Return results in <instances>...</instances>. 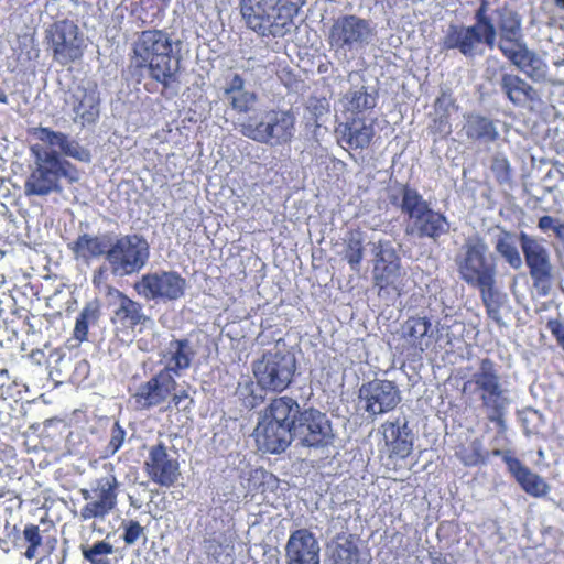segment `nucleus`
<instances>
[{"instance_id":"31","label":"nucleus","mask_w":564,"mask_h":564,"mask_svg":"<svg viewBox=\"0 0 564 564\" xmlns=\"http://www.w3.org/2000/svg\"><path fill=\"white\" fill-rule=\"evenodd\" d=\"M111 239L110 234L94 236L85 232L78 235L76 240L68 243V249L73 252L76 260L89 262L102 256L107 260Z\"/></svg>"},{"instance_id":"64","label":"nucleus","mask_w":564,"mask_h":564,"mask_svg":"<svg viewBox=\"0 0 564 564\" xmlns=\"http://www.w3.org/2000/svg\"><path fill=\"white\" fill-rule=\"evenodd\" d=\"M131 506L137 507V506H135V501H132V500H131Z\"/></svg>"},{"instance_id":"11","label":"nucleus","mask_w":564,"mask_h":564,"mask_svg":"<svg viewBox=\"0 0 564 564\" xmlns=\"http://www.w3.org/2000/svg\"><path fill=\"white\" fill-rule=\"evenodd\" d=\"M296 370L294 354L274 347L252 365L254 378L261 389L272 392L284 391L292 382Z\"/></svg>"},{"instance_id":"53","label":"nucleus","mask_w":564,"mask_h":564,"mask_svg":"<svg viewBox=\"0 0 564 564\" xmlns=\"http://www.w3.org/2000/svg\"><path fill=\"white\" fill-rule=\"evenodd\" d=\"M560 224H561V220L558 218H554L552 216L544 215L539 218L538 228L542 232H547L550 230H552L554 232L556 226H558Z\"/></svg>"},{"instance_id":"20","label":"nucleus","mask_w":564,"mask_h":564,"mask_svg":"<svg viewBox=\"0 0 564 564\" xmlns=\"http://www.w3.org/2000/svg\"><path fill=\"white\" fill-rule=\"evenodd\" d=\"M47 40L53 51V58L65 66L83 56L78 26L70 20H61L51 25Z\"/></svg>"},{"instance_id":"10","label":"nucleus","mask_w":564,"mask_h":564,"mask_svg":"<svg viewBox=\"0 0 564 564\" xmlns=\"http://www.w3.org/2000/svg\"><path fill=\"white\" fill-rule=\"evenodd\" d=\"M104 468L107 471L105 476L94 479L90 488L79 490L82 498L86 501L79 513L83 521L105 520L117 508L120 482L111 463L105 464Z\"/></svg>"},{"instance_id":"60","label":"nucleus","mask_w":564,"mask_h":564,"mask_svg":"<svg viewBox=\"0 0 564 564\" xmlns=\"http://www.w3.org/2000/svg\"><path fill=\"white\" fill-rule=\"evenodd\" d=\"M446 117H447V116H446L445 113H443V115H441V116H440V123H441V124H443V123H444V121L446 120Z\"/></svg>"},{"instance_id":"38","label":"nucleus","mask_w":564,"mask_h":564,"mask_svg":"<svg viewBox=\"0 0 564 564\" xmlns=\"http://www.w3.org/2000/svg\"><path fill=\"white\" fill-rule=\"evenodd\" d=\"M364 254V234L360 230H350L344 239L343 259L347 261L351 271H360Z\"/></svg>"},{"instance_id":"57","label":"nucleus","mask_w":564,"mask_h":564,"mask_svg":"<svg viewBox=\"0 0 564 564\" xmlns=\"http://www.w3.org/2000/svg\"><path fill=\"white\" fill-rule=\"evenodd\" d=\"M88 369V362L86 360H82L77 365V370L86 371Z\"/></svg>"},{"instance_id":"63","label":"nucleus","mask_w":564,"mask_h":564,"mask_svg":"<svg viewBox=\"0 0 564 564\" xmlns=\"http://www.w3.org/2000/svg\"><path fill=\"white\" fill-rule=\"evenodd\" d=\"M539 456H543V452L542 451H539Z\"/></svg>"},{"instance_id":"56","label":"nucleus","mask_w":564,"mask_h":564,"mask_svg":"<svg viewBox=\"0 0 564 564\" xmlns=\"http://www.w3.org/2000/svg\"><path fill=\"white\" fill-rule=\"evenodd\" d=\"M554 235L564 248V223L561 221V224L558 226H556V228L554 230Z\"/></svg>"},{"instance_id":"58","label":"nucleus","mask_w":564,"mask_h":564,"mask_svg":"<svg viewBox=\"0 0 564 564\" xmlns=\"http://www.w3.org/2000/svg\"><path fill=\"white\" fill-rule=\"evenodd\" d=\"M0 104H6V105L8 104V96L4 93V90H2L1 88H0Z\"/></svg>"},{"instance_id":"13","label":"nucleus","mask_w":564,"mask_h":564,"mask_svg":"<svg viewBox=\"0 0 564 564\" xmlns=\"http://www.w3.org/2000/svg\"><path fill=\"white\" fill-rule=\"evenodd\" d=\"M518 241L529 269L533 286L542 296L550 294L553 281V265L551 254L543 239L520 231Z\"/></svg>"},{"instance_id":"1","label":"nucleus","mask_w":564,"mask_h":564,"mask_svg":"<svg viewBox=\"0 0 564 564\" xmlns=\"http://www.w3.org/2000/svg\"><path fill=\"white\" fill-rule=\"evenodd\" d=\"M260 448L283 453L294 440L304 447H325L334 440L329 419L314 408L302 409L295 399L274 398L262 412L256 427Z\"/></svg>"},{"instance_id":"7","label":"nucleus","mask_w":564,"mask_h":564,"mask_svg":"<svg viewBox=\"0 0 564 564\" xmlns=\"http://www.w3.org/2000/svg\"><path fill=\"white\" fill-rule=\"evenodd\" d=\"M459 278L469 286L479 289L496 284L497 260L480 236L468 237L455 257Z\"/></svg>"},{"instance_id":"37","label":"nucleus","mask_w":564,"mask_h":564,"mask_svg":"<svg viewBox=\"0 0 564 564\" xmlns=\"http://www.w3.org/2000/svg\"><path fill=\"white\" fill-rule=\"evenodd\" d=\"M518 236L516 234L501 229L495 240L496 252L514 270L523 265V260L517 247Z\"/></svg>"},{"instance_id":"54","label":"nucleus","mask_w":564,"mask_h":564,"mask_svg":"<svg viewBox=\"0 0 564 564\" xmlns=\"http://www.w3.org/2000/svg\"><path fill=\"white\" fill-rule=\"evenodd\" d=\"M452 105L451 98L446 96L438 97L435 101L436 111L444 110L446 112Z\"/></svg>"},{"instance_id":"40","label":"nucleus","mask_w":564,"mask_h":564,"mask_svg":"<svg viewBox=\"0 0 564 564\" xmlns=\"http://www.w3.org/2000/svg\"><path fill=\"white\" fill-rule=\"evenodd\" d=\"M263 390L258 386V381L253 382L251 378L245 377L238 382L236 395L246 409L252 410L263 402Z\"/></svg>"},{"instance_id":"43","label":"nucleus","mask_w":564,"mask_h":564,"mask_svg":"<svg viewBox=\"0 0 564 564\" xmlns=\"http://www.w3.org/2000/svg\"><path fill=\"white\" fill-rule=\"evenodd\" d=\"M456 455L468 467L485 463L482 442L478 438L471 441L467 446L460 447Z\"/></svg>"},{"instance_id":"17","label":"nucleus","mask_w":564,"mask_h":564,"mask_svg":"<svg viewBox=\"0 0 564 564\" xmlns=\"http://www.w3.org/2000/svg\"><path fill=\"white\" fill-rule=\"evenodd\" d=\"M358 400L360 409L375 419L393 411L401 403L402 394L395 382L373 379L360 386Z\"/></svg>"},{"instance_id":"35","label":"nucleus","mask_w":564,"mask_h":564,"mask_svg":"<svg viewBox=\"0 0 564 564\" xmlns=\"http://www.w3.org/2000/svg\"><path fill=\"white\" fill-rule=\"evenodd\" d=\"M373 137V121L367 123L362 119L354 118L345 123L341 141L352 150H364L370 145Z\"/></svg>"},{"instance_id":"50","label":"nucleus","mask_w":564,"mask_h":564,"mask_svg":"<svg viewBox=\"0 0 564 564\" xmlns=\"http://www.w3.org/2000/svg\"><path fill=\"white\" fill-rule=\"evenodd\" d=\"M205 544L208 555L217 562L220 561L224 553L230 547L229 544H224L216 538L206 540Z\"/></svg>"},{"instance_id":"48","label":"nucleus","mask_w":564,"mask_h":564,"mask_svg":"<svg viewBox=\"0 0 564 564\" xmlns=\"http://www.w3.org/2000/svg\"><path fill=\"white\" fill-rule=\"evenodd\" d=\"M126 438V431L119 424V422H115L110 430V440L102 452V457L108 458L113 456L123 445Z\"/></svg>"},{"instance_id":"44","label":"nucleus","mask_w":564,"mask_h":564,"mask_svg":"<svg viewBox=\"0 0 564 564\" xmlns=\"http://www.w3.org/2000/svg\"><path fill=\"white\" fill-rule=\"evenodd\" d=\"M489 10V1L481 0L478 9L475 11V23L473 24L484 33H486L487 39L490 36L495 39V22L494 18L488 14Z\"/></svg>"},{"instance_id":"24","label":"nucleus","mask_w":564,"mask_h":564,"mask_svg":"<svg viewBox=\"0 0 564 564\" xmlns=\"http://www.w3.org/2000/svg\"><path fill=\"white\" fill-rule=\"evenodd\" d=\"M144 467L150 479L162 487L173 486L181 475L177 459L170 456L163 442L149 448Z\"/></svg>"},{"instance_id":"55","label":"nucleus","mask_w":564,"mask_h":564,"mask_svg":"<svg viewBox=\"0 0 564 564\" xmlns=\"http://www.w3.org/2000/svg\"><path fill=\"white\" fill-rule=\"evenodd\" d=\"M500 310L501 308H491V310L486 311V313H487L488 317L490 319H492L496 324H498L499 326H505L506 324L502 319Z\"/></svg>"},{"instance_id":"26","label":"nucleus","mask_w":564,"mask_h":564,"mask_svg":"<svg viewBox=\"0 0 564 564\" xmlns=\"http://www.w3.org/2000/svg\"><path fill=\"white\" fill-rule=\"evenodd\" d=\"M176 381L166 370H160L148 381L141 383L133 394L137 406L149 410L164 402L175 390Z\"/></svg>"},{"instance_id":"46","label":"nucleus","mask_w":564,"mask_h":564,"mask_svg":"<svg viewBox=\"0 0 564 564\" xmlns=\"http://www.w3.org/2000/svg\"><path fill=\"white\" fill-rule=\"evenodd\" d=\"M23 539L29 544L24 552L25 558H35L37 547L41 546L43 542L39 525L26 524L23 529Z\"/></svg>"},{"instance_id":"18","label":"nucleus","mask_w":564,"mask_h":564,"mask_svg":"<svg viewBox=\"0 0 564 564\" xmlns=\"http://www.w3.org/2000/svg\"><path fill=\"white\" fill-rule=\"evenodd\" d=\"M495 39H487L486 33L471 25L452 23L441 39V50L457 51L466 58H475L484 54V45L494 48Z\"/></svg>"},{"instance_id":"6","label":"nucleus","mask_w":564,"mask_h":564,"mask_svg":"<svg viewBox=\"0 0 564 564\" xmlns=\"http://www.w3.org/2000/svg\"><path fill=\"white\" fill-rule=\"evenodd\" d=\"M282 0H241V14L247 25L261 36L282 37L290 32L293 20L290 13L283 14ZM294 12L306 0H286Z\"/></svg>"},{"instance_id":"32","label":"nucleus","mask_w":564,"mask_h":564,"mask_svg":"<svg viewBox=\"0 0 564 564\" xmlns=\"http://www.w3.org/2000/svg\"><path fill=\"white\" fill-rule=\"evenodd\" d=\"M386 444L389 446L391 455L399 458L408 457L413 449V433L406 421L401 423L386 422L381 425Z\"/></svg>"},{"instance_id":"27","label":"nucleus","mask_w":564,"mask_h":564,"mask_svg":"<svg viewBox=\"0 0 564 564\" xmlns=\"http://www.w3.org/2000/svg\"><path fill=\"white\" fill-rule=\"evenodd\" d=\"M324 564H370V558L359 549L355 534L339 533L327 544Z\"/></svg>"},{"instance_id":"47","label":"nucleus","mask_w":564,"mask_h":564,"mask_svg":"<svg viewBox=\"0 0 564 564\" xmlns=\"http://www.w3.org/2000/svg\"><path fill=\"white\" fill-rule=\"evenodd\" d=\"M491 171L499 184H509L512 180L510 162L502 154L492 158Z\"/></svg>"},{"instance_id":"36","label":"nucleus","mask_w":564,"mask_h":564,"mask_svg":"<svg viewBox=\"0 0 564 564\" xmlns=\"http://www.w3.org/2000/svg\"><path fill=\"white\" fill-rule=\"evenodd\" d=\"M344 105L348 111L360 113L373 109L378 100V91L375 88L360 86L349 89L344 95Z\"/></svg>"},{"instance_id":"39","label":"nucleus","mask_w":564,"mask_h":564,"mask_svg":"<svg viewBox=\"0 0 564 564\" xmlns=\"http://www.w3.org/2000/svg\"><path fill=\"white\" fill-rule=\"evenodd\" d=\"M99 317V302L97 300H94L86 303L76 318L74 337L79 341L86 340L89 327L96 325L98 323Z\"/></svg>"},{"instance_id":"49","label":"nucleus","mask_w":564,"mask_h":564,"mask_svg":"<svg viewBox=\"0 0 564 564\" xmlns=\"http://www.w3.org/2000/svg\"><path fill=\"white\" fill-rule=\"evenodd\" d=\"M122 540L127 545H133L142 535L144 528L137 520H124L121 523Z\"/></svg>"},{"instance_id":"52","label":"nucleus","mask_w":564,"mask_h":564,"mask_svg":"<svg viewBox=\"0 0 564 564\" xmlns=\"http://www.w3.org/2000/svg\"><path fill=\"white\" fill-rule=\"evenodd\" d=\"M193 404V399L188 395L185 390L175 393L172 398V401L169 404V408H175L178 411H187L191 409Z\"/></svg>"},{"instance_id":"8","label":"nucleus","mask_w":564,"mask_h":564,"mask_svg":"<svg viewBox=\"0 0 564 564\" xmlns=\"http://www.w3.org/2000/svg\"><path fill=\"white\" fill-rule=\"evenodd\" d=\"M401 212L409 216L408 234L436 241L448 234L451 225L446 216L434 210L423 196L410 186H401Z\"/></svg>"},{"instance_id":"45","label":"nucleus","mask_w":564,"mask_h":564,"mask_svg":"<svg viewBox=\"0 0 564 564\" xmlns=\"http://www.w3.org/2000/svg\"><path fill=\"white\" fill-rule=\"evenodd\" d=\"M478 290L486 311L491 308H501L503 303L507 301V295L498 291L496 284H489L479 288Z\"/></svg>"},{"instance_id":"51","label":"nucleus","mask_w":564,"mask_h":564,"mask_svg":"<svg viewBox=\"0 0 564 564\" xmlns=\"http://www.w3.org/2000/svg\"><path fill=\"white\" fill-rule=\"evenodd\" d=\"M546 328L552 336L556 339L557 345L564 351V324L558 318H551L546 323Z\"/></svg>"},{"instance_id":"15","label":"nucleus","mask_w":564,"mask_h":564,"mask_svg":"<svg viewBox=\"0 0 564 564\" xmlns=\"http://www.w3.org/2000/svg\"><path fill=\"white\" fill-rule=\"evenodd\" d=\"M371 253L373 256L372 281L375 286L380 291L392 289L399 292L405 272L394 243L388 239H380L371 243Z\"/></svg>"},{"instance_id":"16","label":"nucleus","mask_w":564,"mask_h":564,"mask_svg":"<svg viewBox=\"0 0 564 564\" xmlns=\"http://www.w3.org/2000/svg\"><path fill=\"white\" fill-rule=\"evenodd\" d=\"M133 289L147 301H176L185 293L186 280L176 271L161 270L143 274L134 282Z\"/></svg>"},{"instance_id":"12","label":"nucleus","mask_w":564,"mask_h":564,"mask_svg":"<svg viewBox=\"0 0 564 564\" xmlns=\"http://www.w3.org/2000/svg\"><path fill=\"white\" fill-rule=\"evenodd\" d=\"M377 35L376 25L356 14H345L334 20L328 43L335 52H354L370 45Z\"/></svg>"},{"instance_id":"19","label":"nucleus","mask_w":564,"mask_h":564,"mask_svg":"<svg viewBox=\"0 0 564 564\" xmlns=\"http://www.w3.org/2000/svg\"><path fill=\"white\" fill-rule=\"evenodd\" d=\"M106 300L110 308V322L117 330H133L137 326H147L151 323L143 304L120 290L107 285Z\"/></svg>"},{"instance_id":"25","label":"nucleus","mask_w":564,"mask_h":564,"mask_svg":"<svg viewBox=\"0 0 564 564\" xmlns=\"http://www.w3.org/2000/svg\"><path fill=\"white\" fill-rule=\"evenodd\" d=\"M321 546L315 534L308 529L290 533L284 546L285 564H321Z\"/></svg>"},{"instance_id":"29","label":"nucleus","mask_w":564,"mask_h":564,"mask_svg":"<svg viewBox=\"0 0 564 564\" xmlns=\"http://www.w3.org/2000/svg\"><path fill=\"white\" fill-rule=\"evenodd\" d=\"M197 355V346L188 338H173L166 346L163 358L166 370L171 376L180 377L189 369Z\"/></svg>"},{"instance_id":"30","label":"nucleus","mask_w":564,"mask_h":564,"mask_svg":"<svg viewBox=\"0 0 564 564\" xmlns=\"http://www.w3.org/2000/svg\"><path fill=\"white\" fill-rule=\"evenodd\" d=\"M35 134L40 141L48 145V149L55 150V148H57L61 152L59 154L73 158L83 163L91 162L90 151L66 133L41 127Z\"/></svg>"},{"instance_id":"41","label":"nucleus","mask_w":564,"mask_h":564,"mask_svg":"<svg viewBox=\"0 0 564 564\" xmlns=\"http://www.w3.org/2000/svg\"><path fill=\"white\" fill-rule=\"evenodd\" d=\"M330 111V104L326 97L310 96L305 104V118L315 127H322L326 122Z\"/></svg>"},{"instance_id":"42","label":"nucleus","mask_w":564,"mask_h":564,"mask_svg":"<svg viewBox=\"0 0 564 564\" xmlns=\"http://www.w3.org/2000/svg\"><path fill=\"white\" fill-rule=\"evenodd\" d=\"M113 546L106 541H97L91 545H82L83 557L90 564H112L108 555L113 554Z\"/></svg>"},{"instance_id":"14","label":"nucleus","mask_w":564,"mask_h":564,"mask_svg":"<svg viewBox=\"0 0 564 564\" xmlns=\"http://www.w3.org/2000/svg\"><path fill=\"white\" fill-rule=\"evenodd\" d=\"M486 79L516 108H525L539 101L538 90L523 77L497 61V66L485 69Z\"/></svg>"},{"instance_id":"2","label":"nucleus","mask_w":564,"mask_h":564,"mask_svg":"<svg viewBox=\"0 0 564 564\" xmlns=\"http://www.w3.org/2000/svg\"><path fill=\"white\" fill-rule=\"evenodd\" d=\"M221 100L235 115L234 128L243 137L264 144L283 145L295 132V116L292 110L268 109L257 111L259 96L246 88L239 74L229 76L223 87Z\"/></svg>"},{"instance_id":"61","label":"nucleus","mask_w":564,"mask_h":564,"mask_svg":"<svg viewBox=\"0 0 564 564\" xmlns=\"http://www.w3.org/2000/svg\"><path fill=\"white\" fill-rule=\"evenodd\" d=\"M256 474H261L263 477L267 476V473L264 470H256Z\"/></svg>"},{"instance_id":"21","label":"nucleus","mask_w":564,"mask_h":564,"mask_svg":"<svg viewBox=\"0 0 564 564\" xmlns=\"http://www.w3.org/2000/svg\"><path fill=\"white\" fill-rule=\"evenodd\" d=\"M495 43L500 53L525 42L522 29V17L510 4L505 2L494 10Z\"/></svg>"},{"instance_id":"59","label":"nucleus","mask_w":564,"mask_h":564,"mask_svg":"<svg viewBox=\"0 0 564 564\" xmlns=\"http://www.w3.org/2000/svg\"><path fill=\"white\" fill-rule=\"evenodd\" d=\"M553 2L556 6V8H558L560 10H564V0H553Z\"/></svg>"},{"instance_id":"23","label":"nucleus","mask_w":564,"mask_h":564,"mask_svg":"<svg viewBox=\"0 0 564 564\" xmlns=\"http://www.w3.org/2000/svg\"><path fill=\"white\" fill-rule=\"evenodd\" d=\"M502 56L522 73L525 79L535 84L549 82L550 67L546 61L536 51L530 48L527 42L508 50L502 53Z\"/></svg>"},{"instance_id":"28","label":"nucleus","mask_w":564,"mask_h":564,"mask_svg":"<svg viewBox=\"0 0 564 564\" xmlns=\"http://www.w3.org/2000/svg\"><path fill=\"white\" fill-rule=\"evenodd\" d=\"M494 455L502 457L510 474L528 495L540 498L549 494V484L541 476L532 473L518 458L512 456L509 451L495 449Z\"/></svg>"},{"instance_id":"9","label":"nucleus","mask_w":564,"mask_h":564,"mask_svg":"<svg viewBox=\"0 0 564 564\" xmlns=\"http://www.w3.org/2000/svg\"><path fill=\"white\" fill-rule=\"evenodd\" d=\"M150 258V245L139 234L121 235L111 239L107 253V263L115 276H128L139 273Z\"/></svg>"},{"instance_id":"62","label":"nucleus","mask_w":564,"mask_h":564,"mask_svg":"<svg viewBox=\"0 0 564 564\" xmlns=\"http://www.w3.org/2000/svg\"><path fill=\"white\" fill-rule=\"evenodd\" d=\"M98 274H102V269L100 268L99 271H98Z\"/></svg>"},{"instance_id":"5","label":"nucleus","mask_w":564,"mask_h":564,"mask_svg":"<svg viewBox=\"0 0 564 564\" xmlns=\"http://www.w3.org/2000/svg\"><path fill=\"white\" fill-rule=\"evenodd\" d=\"M34 156V169L29 175L24 192L28 196H47L61 193V180L76 183L80 178L79 170L68 160L62 158L59 152L42 144L31 147Z\"/></svg>"},{"instance_id":"4","label":"nucleus","mask_w":564,"mask_h":564,"mask_svg":"<svg viewBox=\"0 0 564 564\" xmlns=\"http://www.w3.org/2000/svg\"><path fill=\"white\" fill-rule=\"evenodd\" d=\"M463 391L475 395L489 422L500 431L507 429L506 415L512 403L509 382L500 373V366L489 358L480 360L478 368L464 383Z\"/></svg>"},{"instance_id":"34","label":"nucleus","mask_w":564,"mask_h":564,"mask_svg":"<svg viewBox=\"0 0 564 564\" xmlns=\"http://www.w3.org/2000/svg\"><path fill=\"white\" fill-rule=\"evenodd\" d=\"M401 335L413 348L424 351L431 345L432 323L426 316L409 317L401 327Z\"/></svg>"},{"instance_id":"3","label":"nucleus","mask_w":564,"mask_h":564,"mask_svg":"<svg viewBox=\"0 0 564 564\" xmlns=\"http://www.w3.org/2000/svg\"><path fill=\"white\" fill-rule=\"evenodd\" d=\"M181 45L180 40H174L164 30H144L132 44L131 63L163 88H171L180 83Z\"/></svg>"},{"instance_id":"22","label":"nucleus","mask_w":564,"mask_h":564,"mask_svg":"<svg viewBox=\"0 0 564 564\" xmlns=\"http://www.w3.org/2000/svg\"><path fill=\"white\" fill-rule=\"evenodd\" d=\"M68 104L74 112L73 121L83 128L94 124L100 117V93L95 82L80 80L70 91Z\"/></svg>"},{"instance_id":"33","label":"nucleus","mask_w":564,"mask_h":564,"mask_svg":"<svg viewBox=\"0 0 564 564\" xmlns=\"http://www.w3.org/2000/svg\"><path fill=\"white\" fill-rule=\"evenodd\" d=\"M497 123L498 121L487 116L469 113L465 117L463 131L469 140L480 143H494L500 138Z\"/></svg>"}]
</instances>
